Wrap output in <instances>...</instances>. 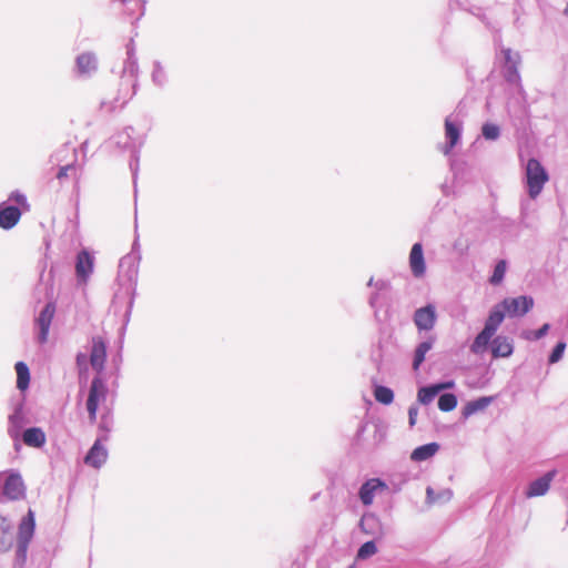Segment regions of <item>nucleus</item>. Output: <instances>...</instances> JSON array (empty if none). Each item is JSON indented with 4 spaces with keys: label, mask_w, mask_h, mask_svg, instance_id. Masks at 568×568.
<instances>
[{
    "label": "nucleus",
    "mask_w": 568,
    "mask_h": 568,
    "mask_svg": "<svg viewBox=\"0 0 568 568\" xmlns=\"http://www.w3.org/2000/svg\"><path fill=\"white\" fill-rule=\"evenodd\" d=\"M374 288L377 292L385 293L390 290V283L386 280H377L376 283H374Z\"/></svg>",
    "instance_id": "obj_50"
},
{
    "label": "nucleus",
    "mask_w": 568,
    "mask_h": 568,
    "mask_svg": "<svg viewBox=\"0 0 568 568\" xmlns=\"http://www.w3.org/2000/svg\"><path fill=\"white\" fill-rule=\"evenodd\" d=\"M365 428H366V425L365 424H361L356 430V440L359 443L361 442V438H362V435L363 433L365 432Z\"/></svg>",
    "instance_id": "obj_57"
},
{
    "label": "nucleus",
    "mask_w": 568,
    "mask_h": 568,
    "mask_svg": "<svg viewBox=\"0 0 568 568\" xmlns=\"http://www.w3.org/2000/svg\"><path fill=\"white\" fill-rule=\"evenodd\" d=\"M11 530H12L11 523L8 520V518L6 516L0 514V531L3 535H7V534H10Z\"/></svg>",
    "instance_id": "obj_49"
},
{
    "label": "nucleus",
    "mask_w": 568,
    "mask_h": 568,
    "mask_svg": "<svg viewBox=\"0 0 568 568\" xmlns=\"http://www.w3.org/2000/svg\"><path fill=\"white\" fill-rule=\"evenodd\" d=\"M28 423L23 402H19L14 405L12 413L8 417V435L14 443V448H19V442L23 427Z\"/></svg>",
    "instance_id": "obj_5"
},
{
    "label": "nucleus",
    "mask_w": 568,
    "mask_h": 568,
    "mask_svg": "<svg viewBox=\"0 0 568 568\" xmlns=\"http://www.w3.org/2000/svg\"><path fill=\"white\" fill-rule=\"evenodd\" d=\"M453 497V491L449 488L435 491L430 486L426 488V501L428 504H445L448 503Z\"/></svg>",
    "instance_id": "obj_31"
},
{
    "label": "nucleus",
    "mask_w": 568,
    "mask_h": 568,
    "mask_svg": "<svg viewBox=\"0 0 568 568\" xmlns=\"http://www.w3.org/2000/svg\"><path fill=\"white\" fill-rule=\"evenodd\" d=\"M500 306L509 317H519L526 315L534 307V298L528 295L506 297L500 302Z\"/></svg>",
    "instance_id": "obj_7"
},
{
    "label": "nucleus",
    "mask_w": 568,
    "mask_h": 568,
    "mask_svg": "<svg viewBox=\"0 0 568 568\" xmlns=\"http://www.w3.org/2000/svg\"><path fill=\"white\" fill-rule=\"evenodd\" d=\"M385 438V432L379 425H375L374 446L379 445Z\"/></svg>",
    "instance_id": "obj_51"
},
{
    "label": "nucleus",
    "mask_w": 568,
    "mask_h": 568,
    "mask_svg": "<svg viewBox=\"0 0 568 568\" xmlns=\"http://www.w3.org/2000/svg\"><path fill=\"white\" fill-rule=\"evenodd\" d=\"M93 256L90 255L89 252L82 250L81 252L78 253L75 262V273L79 281L84 283L87 282V280L93 271Z\"/></svg>",
    "instance_id": "obj_18"
},
{
    "label": "nucleus",
    "mask_w": 568,
    "mask_h": 568,
    "mask_svg": "<svg viewBox=\"0 0 568 568\" xmlns=\"http://www.w3.org/2000/svg\"><path fill=\"white\" fill-rule=\"evenodd\" d=\"M565 349H566V343L564 341H559L554 346L551 353L549 354L548 363L549 364L558 363L562 358Z\"/></svg>",
    "instance_id": "obj_43"
},
{
    "label": "nucleus",
    "mask_w": 568,
    "mask_h": 568,
    "mask_svg": "<svg viewBox=\"0 0 568 568\" xmlns=\"http://www.w3.org/2000/svg\"><path fill=\"white\" fill-rule=\"evenodd\" d=\"M439 449V445L437 443H428L422 446L416 447L412 454L410 459L413 462H425L433 457L437 450Z\"/></svg>",
    "instance_id": "obj_28"
},
{
    "label": "nucleus",
    "mask_w": 568,
    "mask_h": 568,
    "mask_svg": "<svg viewBox=\"0 0 568 568\" xmlns=\"http://www.w3.org/2000/svg\"><path fill=\"white\" fill-rule=\"evenodd\" d=\"M374 283H376V281L374 280V277H371L369 281L367 282V286L374 287Z\"/></svg>",
    "instance_id": "obj_59"
},
{
    "label": "nucleus",
    "mask_w": 568,
    "mask_h": 568,
    "mask_svg": "<svg viewBox=\"0 0 568 568\" xmlns=\"http://www.w3.org/2000/svg\"><path fill=\"white\" fill-rule=\"evenodd\" d=\"M85 405H87V410L89 414V419L91 423H94L97 419V412H98L99 405L90 404V403H87Z\"/></svg>",
    "instance_id": "obj_52"
},
{
    "label": "nucleus",
    "mask_w": 568,
    "mask_h": 568,
    "mask_svg": "<svg viewBox=\"0 0 568 568\" xmlns=\"http://www.w3.org/2000/svg\"><path fill=\"white\" fill-rule=\"evenodd\" d=\"M20 440L29 447L41 448L45 444L47 436L42 428L33 426L23 430Z\"/></svg>",
    "instance_id": "obj_21"
},
{
    "label": "nucleus",
    "mask_w": 568,
    "mask_h": 568,
    "mask_svg": "<svg viewBox=\"0 0 568 568\" xmlns=\"http://www.w3.org/2000/svg\"><path fill=\"white\" fill-rule=\"evenodd\" d=\"M506 316V311L500 303L496 304L489 312L484 328L495 334Z\"/></svg>",
    "instance_id": "obj_25"
},
{
    "label": "nucleus",
    "mask_w": 568,
    "mask_h": 568,
    "mask_svg": "<svg viewBox=\"0 0 568 568\" xmlns=\"http://www.w3.org/2000/svg\"><path fill=\"white\" fill-rule=\"evenodd\" d=\"M436 337L428 335L424 341L417 344L414 351L413 357V369L418 371L423 362L425 361L426 354L433 348Z\"/></svg>",
    "instance_id": "obj_24"
},
{
    "label": "nucleus",
    "mask_w": 568,
    "mask_h": 568,
    "mask_svg": "<svg viewBox=\"0 0 568 568\" xmlns=\"http://www.w3.org/2000/svg\"><path fill=\"white\" fill-rule=\"evenodd\" d=\"M77 174V165L73 163H69L67 165L60 166L59 171L57 172L55 178L63 183L65 179L69 176H75Z\"/></svg>",
    "instance_id": "obj_44"
},
{
    "label": "nucleus",
    "mask_w": 568,
    "mask_h": 568,
    "mask_svg": "<svg viewBox=\"0 0 568 568\" xmlns=\"http://www.w3.org/2000/svg\"><path fill=\"white\" fill-rule=\"evenodd\" d=\"M417 414H418V408L416 406H410L408 408V423H409L410 427H413L416 424Z\"/></svg>",
    "instance_id": "obj_53"
},
{
    "label": "nucleus",
    "mask_w": 568,
    "mask_h": 568,
    "mask_svg": "<svg viewBox=\"0 0 568 568\" xmlns=\"http://www.w3.org/2000/svg\"><path fill=\"white\" fill-rule=\"evenodd\" d=\"M490 351L494 358L509 357L514 352L513 339L504 335H497L491 339Z\"/></svg>",
    "instance_id": "obj_20"
},
{
    "label": "nucleus",
    "mask_w": 568,
    "mask_h": 568,
    "mask_svg": "<svg viewBox=\"0 0 568 568\" xmlns=\"http://www.w3.org/2000/svg\"><path fill=\"white\" fill-rule=\"evenodd\" d=\"M457 397L453 393H444L438 398V408L442 412L448 413L456 408L457 406Z\"/></svg>",
    "instance_id": "obj_37"
},
{
    "label": "nucleus",
    "mask_w": 568,
    "mask_h": 568,
    "mask_svg": "<svg viewBox=\"0 0 568 568\" xmlns=\"http://www.w3.org/2000/svg\"><path fill=\"white\" fill-rule=\"evenodd\" d=\"M494 400V397L491 396H481L477 399L468 402L462 410V415L464 418H468L471 415L476 414L477 412H481L485 408H487L491 402Z\"/></svg>",
    "instance_id": "obj_27"
},
{
    "label": "nucleus",
    "mask_w": 568,
    "mask_h": 568,
    "mask_svg": "<svg viewBox=\"0 0 568 568\" xmlns=\"http://www.w3.org/2000/svg\"><path fill=\"white\" fill-rule=\"evenodd\" d=\"M21 214L19 206L2 202L0 204V227L3 230H11L20 221Z\"/></svg>",
    "instance_id": "obj_17"
},
{
    "label": "nucleus",
    "mask_w": 568,
    "mask_h": 568,
    "mask_svg": "<svg viewBox=\"0 0 568 568\" xmlns=\"http://www.w3.org/2000/svg\"><path fill=\"white\" fill-rule=\"evenodd\" d=\"M29 544L24 541H18L14 558V568H22L27 561Z\"/></svg>",
    "instance_id": "obj_40"
},
{
    "label": "nucleus",
    "mask_w": 568,
    "mask_h": 568,
    "mask_svg": "<svg viewBox=\"0 0 568 568\" xmlns=\"http://www.w3.org/2000/svg\"><path fill=\"white\" fill-rule=\"evenodd\" d=\"M462 136V124L457 120H453L452 115L445 119V138L446 144L442 148V152L448 155L454 146L457 145Z\"/></svg>",
    "instance_id": "obj_12"
},
{
    "label": "nucleus",
    "mask_w": 568,
    "mask_h": 568,
    "mask_svg": "<svg viewBox=\"0 0 568 568\" xmlns=\"http://www.w3.org/2000/svg\"><path fill=\"white\" fill-rule=\"evenodd\" d=\"M435 384H436L439 393L445 389H450L455 386L454 381H445V382H439V383H435Z\"/></svg>",
    "instance_id": "obj_54"
},
{
    "label": "nucleus",
    "mask_w": 568,
    "mask_h": 568,
    "mask_svg": "<svg viewBox=\"0 0 568 568\" xmlns=\"http://www.w3.org/2000/svg\"><path fill=\"white\" fill-rule=\"evenodd\" d=\"M113 428V416L108 412L101 415L100 423L98 426L99 436L101 440L106 442L109 439V434Z\"/></svg>",
    "instance_id": "obj_34"
},
{
    "label": "nucleus",
    "mask_w": 568,
    "mask_h": 568,
    "mask_svg": "<svg viewBox=\"0 0 568 568\" xmlns=\"http://www.w3.org/2000/svg\"><path fill=\"white\" fill-rule=\"evenodd\" d=\"M121 1H122L123 3H126V2H128V0H121Z\"/></svg>",
    "instance_id": "obj_61"
},
{
    "label": "nucleus",
    "mask_w": 568,
    "mask_h": 568,
    "mask_svg": "<svg viewBox=\"0 0 568 568\" xmlns=\"http://www.w3.org/2000/svg\"><path fill=\"white\" fill-rule=\"evenodd\" d=\"M507 270V262L505 260H499L493 271L491 276L489 277V283L491 285H499L505 277Z\"/></svg>",
    "instance_id": "obj_38"
},
{
    "label": "nucleus",
    "mask_w": 568,
    "mask_h": 568,
    "mask_svg": "<svg viewBox=\"0 0 568 568\" xmlns=\"http://www.w3.org/2000/svg\"><path fill=\"white\" fill-rule=\"evenodd\" d=\"M106 395L108 386L105 382L99 376L93 377L91 381L87 403L99 405L101 400L106 398Z\"/></svg>",
    "instance_id": "obj_23"
},
{
    "label": "nucleus",
    "mask_w": 568,
    "mask_h": 568,
    "mask_svg": "<svg viewBox=\"0 0 568 568\" xmlns=\"http://www.w3.org/2000/svg\"><path fill=\"white\" fill-rule=\"evenodd\" d=\"M550 328V325L548 323H545L542 326H540L536 331H526L524 332V338L528 341H538L542 337H545Z\"/></svg>",
    "instance_id": "obj_42"
},
{
    "label": "nucleus",
    "mask_w": 568,
    "mask_h": 568,
    "mask_svg": "<svg viewBox=\"0 0 568 568\" xmlns=\"http://www.w3.org/2000/svg\"><path fill=\"white\" fill-rule=\"evenodd\" d=\"M134 129L132 126L125 128L123 131L114 134L111 138V142L120 150L135 149L133 144L132 133Z\"/></svg>",
    "instance_id": "obj_29"
},
{
    "label": "nucleus",
    "mask_w": 568,
    "mask_h": 568,
    "mask_svg": "<svg viewBox=\"0 0 568 568\" xmlns=\"http://www.w3.org/2000/svg\"><path fill=\"white\" fill-rule=\"evenodd\" d=\"M413 322L420 334L422 332H430L437 322L436 306L432 303L417 308L413 315Z\"/></svg>",
    "instance_id": "obj_8"
},
{
    "label": "nucleus",
    "mask_w": 568,
    "mask_h": 568,
    "mask_svg": "<svg viewBox=\"0 0 568 568\" xmlns=\"http://www.w3.org/2000/svg\"><path fill=\"white\" fill-rule=\"evenodd\" d=\"M500 61L501 75L508 85L521 84V77L519 73V65L521 57L518 51H513L510 48H501L497 54Z\"/></svg>",
    "instance_id": "obj_3"
},
{
    "label": "nucleus",
    "mask_w": 568,
    "mask_h": 568,
    "mask_svg": "<svg viewBox=\"0 0 568 568\" xmlns=\"http://www.w3.org/2000/svg\"><path fill=\"white\" fill-rule=\"evenodd\" d=\"M548 180V172L542 164L535 158L529 159L526 164L525 181L531 200H535L541 193Z\"/></svg>",
    "instance_id": "obj_4"
},
{
    "label": "nucleus",
    "mask_w": 568,
    "mask_h": 568,
    "mask_svg": "<svg viewBox=\"0 0 568 568\" xmlns=\"http://www.w3.org/2000/svg\"><path fill=\"white\" fill-rule=\"evenodd\" d=\"M151 79H152L153 84L156 87L162 88L165 85V83L168 81V77H166V72L160 61L153 62V70L151 73Z\"/></svg>",
    "instance_id": "obj_35"
},
{
    "label": "nucleus",
    "mask_w": 568,
    "mask_h": 568,
    "mask_svg": "<svg viewBox=\"0 0 568 568\" xmlns=\"http://www.w3.org/2000/svg\"><path fill=\"white\" fill-rule=\"evenodd\" d=\"M101 438H97L84 457V463L99 469L106 463L108 449L102 445Z\"/></svg>",
    "instance_id": "obj_14"
},
{
    "label": "nucleus",
    "mask_w": 568,
    "mask_h": 568,
    "mask_svg": "<svg viewBox=\"0 0 568 568\" xmlns=\"http://www.w3.org/2000/svg\"><path fill=\"white\" fill-rule=\"evenodd\" d=\"M564 14L568 16V2H567V6H566V8L564 10Z\"/></svg>",
    "instance_id": "obj_60"
},
{
    "label": "nucleus",
    "mask_w": 568,
    "mask_h": 568,
    "mask_svg": "<svg viewBox=\"0 0 568 568\" xmlns=\"http://www.w3.org/2000/svg\"><path fill=\"white\" fill-rule=\"evenodd\" d=\"M408 260L412 274L416 278L424 276L426 272V263L422 243L417 242L412 246Z\"/></svg>",
    "instance_id": "obj_16"
},
{
    "label": "nucleus",
    "mask_w": 568,
    "mask_h": 568,
    "mask_svg": "<svg viewBox=\"0 0 568 568\" xmlns=\"http://www.w3.org/2000/svg\"><path fill=\"white\" fill-rule=\"evenodd\" d=\"M141 261V256L136 253H129L120 260L119 268L120 272L124 273L129 280L138 274V266Z\"/></svg>",
    "instance_id": "obj_26"
},
{
    "label": "nucleus",
    "mask_w": 568,
    "mask_h": 568,
    "mask_svg": "<svg viewBox=\"0 0 568 568\" xmlns=\"http://www.w3.org/2000/svg\"><path fill=\"white\" fill-rule=\"evenodd\" d=\"M125 48L126 58L123 62L118 97L115 98V102H121V108L136 94L140 72L134 40L130 39Z\"/></svg>",
    "instance_id": "obj_1"
},
{
    "label": "nucleus",
    "mask_w": 568,
    "mask_h": 568,
    "mask_svg": "<svg viewBox=\"0 0 568 568\" xmlns=\"http://www.w3.org/2000/svg\"><path fill=\"white\" fill-rule=\"evenodd\" d=\"M358 526L365 535L373 536L374 538H382L385 535L379 518L373 513L364 514Z\"/></svg>",
    "instance_id": "obj_15"
},
{
    "label": "nucleus",
    "mask_w": 568,
    "mask_h": 568,
    "mask_svg": "<svg viewBox=\"0 0 568 568\" xmlns=\"http://www.w3.org/2000/svg\"><path fill=\"white\" fill-rule=\"evenodd\" d=\"M99 67L98 57L94 52H82L75 58V73L78 77L89 79L97 73Z\"/></svg>",
    "instance_id": "obj_11"
},
{
    "label": "nucleus",
    "mask_w": 568,
    "mask_h": 568,
    "mask_svg": "<svg viewBox=\"0 0 568 568\" xmlns=\"http://www.w3.org/2000/svg\"><path fill=\"white\" fill-rule=\"evenodd\" d=\"M130 170L132 172L133 182L136 183V176L139 171V151L136 149H133L131 152V159H130Z\"/></svg>",
    "instance_id": "obj_45"
},
{
    "label": "nucleus",
    "mask_w": 568,
    "mask_h": 568,
    "mask_svg": "<svg viewBox=\"0 0 568 568\" xmlns=\"http://www.w3.org/2000/svg\"><path fill=\"white\" fill-rule=\"evenodd\" d=\"M9 200L16 202L21 207H24V209L29 207V204H28V201H27V196L23 193L19 192V191H13L9 195Z\"/></svg>",
    "instance_id": "obj_46"
},
{
    "label": "nucleus",
    "mask_w": 568,
    "mask_h": 568,
    "mask_svg": "<svg viewBox=\"0 0 568 568\" xmlns=\"http://www.w3.org/2000/svg\"><path fill=\"white\" fill-rule=\"evenodd\" d=\"M1 493L3 495L4 501L7 500H19L22 499L26 495V487L22 480L21 475L18 471L11 470L4 477L1 478Z\"/></svg>",
    "instance_id": "obj_6"
},
{
    "label": "nucleus",
    "mask_w": 568,
    "mask_h": 568,
    "mask_svg": "<svg viewBox=\"0 0 568 568\" xmlns=\"http://www.w3.org/2000/svg\"><path fill=\"white\" fill-rule=\"evenodd\" d=\"M557 471L552 469L545 473L539 478L532 480L528 485L525 495L528 498L544 496L549 490L550 484L554 480Z\"/></svg>",
    "instance_id": "obj_13"
},
{
    "label": "nucleus",
    "mask_w": 568,
    "mask_h": 568,
    "mask_svg": "<svg viewBox=\"0 0 568 568\" xmlns=\"http://www.w3.org/2000/svg\"><path fill=\"white\" fill-rule=\"evenodd\" d=\"M75 361H77V365H78L79 367H81L82 365H85V363H87V355H85V354H83V353H79V354L77 355Z\"/></svg>",
    "instance_id": "obj_56"
},
{
    "label": "nucleus",
    "mask_w": 568,
    "mask_h": 568,
    "mask_svg": "<svg viewBox=\"0 0 568 568\" xmlns=\"http://www.w3.org/2000/svg\"><path fill=\"white\" fill-rule=\"evenodd\" d=\"M377 552V547L374 540L364 542L357 550L356 558L365 560Z\"/></svg>",
    "instance_id": "obj_41"
},
{
    "label": "nucleus",
    "mask_w": 568,
    "mask_h": 568,
    "mask_svg": "<svg viewBox=\"0 0 568 568\" xmlns=\"http://www.w3.org/2000/svg\"><path fill=\"white\" fill-rule=\"evenodd\" d=\"M55 313V304L48 302L36 317V327L38 329L37 339L40 344L48 341L50 326Z\"/></svg>",
    "instance_id": "obj_9"
},
{
    "label": "nucleus",
    "mask_w": 568,
    "mask_h": 568,
    "mask_svg": "<svg viewBox=\"0 0 568 568\" xmlns=\"http://www.w3.org/2000/svg\"><path fill=\"white\" fill-rule=\"evenodd\" d=\"M14 369L17 373V388L23 392L29 387L30 384L29 367L24 362H17Z\"/></svg>",
    "instance_id": "obj_30"
},
{
    "label": "nucleus",
    "mask_w": 568,
    "mask_h": 568,
    "mask_svg": "<svg viewBox=\"0 0 568 568\" xmlns=\"http://www.w3.org/2000/svg\"><path fill=\"white\" fill-rule=\"evenodd\" d=\"M495 334L490 333L488 329L483 328L477 336L475 337L473 344L470 345V351L474 354H479L484 348H486L491 342Z\"/></svg>",
    "instance_id": "obj_32"
},
{
    "label": "nucleus",
    "mask_w": 568,
    "mask_h": 568,
    "mask_svg": "<svg viewBox=\"0 0 568 568\" xmlns=\"http://www.w3.org/2000/svg\"><path fill=\"white\" fill-rule=\"evenodd\" d=\"M36 529L34 513L29 509L28 514L21 519L18 529V541L30 544Z\"/></svg>",
    "instance_id": "obj_22"
},
{
    "label": "nucleus",
    "mask_w": 568,
    "mask_h": 568,
    "mask_svg": "<svg viewBox=\"0 0 568 568\" xmlns=\"http://www.w3.org/2000/svg\"><path fill=\"white\" fill-rule=\"evenodd\" d=\"M106 361V341L102 336H92L90 364L97 373H102Z\"/></svg>",
    "instance_id": "obj_10"
},
{
    "label": "nucleus",
    "mask_w": 568,
    "mask_h": 568,
    "mask_svg": "<svg viewBox=\"0 0 568 568\" xmlns=\"http://www.w3.org/2000/svg\"><path fill=\"white\" fill-rule=\"evenodd\" d=\"M12 545H13V538L11 536V532L7 534V535L2 534V536L0 538V550L3 552L9 551L11 549Z\"/></svg>",
    "instance_id": "obj_47"
},
{
    "label": "nucleus",
    "mask_w": 568,
    "mask_h": 568,
    "mask_svg": "<svg viewBox=\"0 0 568 568\" xmlns=\"http://www.w3.org/2000/svg\"><path fill=\"white\" fill-rule=\"evenodd\" d=\"M481 135L487 141H496L500 136V128L495 123L486 122L481 126Z\"/></svg>",
    "instance_id": "obj_39"
},
{
    "label": "nucleus",
    "mask_w": 568,
    "mask_h": 568,
    "mask_svg": "<svg viewBox=\"0 0 568 568\" xmlns=\"http://www.w3.org/2000/svg\"><path fill=\"white\" fill-rule=\"evenodd\" d=\"M438 394H439L438 388H437L436 384L434 383V384L420 387L417 393V398L420 404L428 405L434 400V398Z\"/></svg>",
    "instance_id": "obj_33"
},
{
    "label": "nucleus",
    "mask_w": 568,
    "mask_h": 568,
    "mask_svg": "<svg viewBox=\"0 0 568 568\" xmlns=\"http://www.w3.org/2000/svg\"><path fill=\"white\" fill-rule=\"evenodd\" d=\"M130 253H136L138 256H141V252H140V243H139V236L136 235L133 243H132V248H131V252Z\"/></svg>",
    "instance_id": "obj_55"
},
{
    "label": "nucleus",
    "mask_w": 568,
    "mask_h": 568,
    "mask_svg": "<svg viewBox=\"0 0 568 568\" xmlns=\"http://www.w3.org/2000/svg\"><path fill=\"white\" fill-rule=\"evenodd\" d=\"M506 110L515 125H524L528 121L530 111L523 83L509 85Z\"/></svg>",
    "instance_id": "obj_2"
},
{
    "label": "nucleus",
    "mask_w": 568,
    "mask_h": 568,
    "mask_svg": "<svg viewBox=\"0 0 568 568\" xmlns=\"http://www.w3.org/2000/svg\"><path fill=\"white\" fill-rule=\"evenodd\" d=\"M374 396L378 403L384 405H389L394 400V392L389 387L383 385H377L374 388Z\"/></svg>",
    "instance_id": "obj_36"
},
{
    "label": "nucleus",
    "mask_w": 568,
    "mask_h": 568,
    "mask_svg": "<svg viewBox=\"0 0 568 568\" xmlns=\"http://www.w3.org/2000/svg\"><path fill=\"white\" fill-rule=\"evenodd\" d=\"M383 294L384 293H381V292H377L375 291L374 293L371 294L369 298H368V304L372 308L375 310V313L377 312V310L381 307V300L383 297Z\"/></svg>",
    "instance_id": "obj_48"
},
{
    "label": "nucleus",
    "mask_w": 568,
    "mask_h": 568,
    "mask_svg": "<svg viewBox=\"0 0 568 568\" xmlns=\"http://www.w3.org/2000/svg\"><path fill=\"white\" fill-rule=\"evenodd\" d=\"M129 2H133L135 6L141 4V6H142V11H141V13H140V17L144 16V6H145V1L140 2V1H138V0H130Z\"/></svg>",
    "instance_id": "obj_58"
},
{
    "label": "nucleus",
    "mask_w": 568,
    "mask_h": 568,
    "mask_svg": "<svg viewBox=\"0 0 568 568\" xmlns=\"http://www.w3.org/2000/svg\"><path fill=\"white\" fill-rule=\"evenodd\" d=\"M385 483L379 478H371L366 480L359 488L358 496L363 505H372L375 494L378 489L385 488Z\"/></svg>",
    "instance_id": "obj_19"
}]
</instances>
